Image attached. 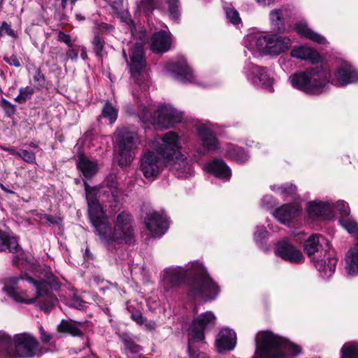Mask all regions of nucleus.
<instances>
[{
    "instance_id": "obj_1",
    "label": "nucleus",
    "mask_w": 358,
    "mask_h": 358,
    "mask_svg": "<svg viewBox=\"0 0 358 358\" xmlns=\"http://www.w3.org/2000/svg\"><path fill=\"white\" fill-rule=\"evenodd\" d=\"M185 281L188 286V294L194 299L212 301L220 292L206 268L199 262H192L186 268H167L163 271L162 284L166 291Z\"/></svg>"
},
{
    "instance_id": "obj_2",
    "label": "nucleus",
    "mask_w": 358,
    "mask_h": 358,
    "mask_svg": "<svg viewBox=\"0 0 358 358\" xmlns=\"http://www.w3.org/2000/svg\"><path fill=\"white\" fill-rule=\"evenodd\" d=\"M17 277L7 278L4 281L3 291L7 295L17 303L31 304L38 299V306L44 313H49L57 301V298L51 293V289L56 282L55 280L50 282L45 280H34L27 276L25 279L32 285V290L20 291Z\"/></svg>"
},
{
    "instance_id": "obj_3",
    "label": "nucleus",
    "mask_w": 358,
    "mask_h": 358,
    "mask_svg": "<svg viewBox=\"0 0 358 358\" xmlns=\"http://www.w3.org/2000/svg\"><path fill=\"white\" fill-rule=\"evenodd\" d=\"M152 148L166 160V166L178 178H187L193 174L192 166L180 152L181 145L178 135L173 131L155 138Z\"/></svg>"
},
{
    "instance_id": "obj_4",
    "label": "nucleus",
    "mask_w": 358,
    "mask_h": 358,
    "mask_svg": "<svg viewBox=\"0 0 358 358\" xmlns=\"http://www.w3.org/2000/svg\"><path fill=\"white\" fill-rule=\"evenodd\" d=\"M300 352L299 346L271 331H262L256 336L257 358H287L296 356Z\"/></svg>"
},
{
    "instance_id": "obj_5",
    "label": "nucleus",
    "mask_w": 358,
    "mask_h": 358,
    "mask_svg": "<svg viewBox=\"0 0 358 358\" xmlns=\"http://www.w3.org/2000/svg\"><path fill=\"white\" fill-rule=\"evenodd\" d=\"M331 72L323 65L316 66L291 75L289 80L293 87L306 94H320L329 89Z\"/></svg>"
},
{
    "instance_id": "obj_6",
    "label": "nucleus",
    "mask_w": 358,
    "mask_h": 358,
    "mask_svg": "<svg viewBox=\"0 0 358 358\" xmlns=\"http://www.w3.org/2000/svg\"><path fill=\"white\" fill-rule=\"evenodd\" d=\"M98 236L101 241L107 245L113 243H132L135 240V233L131 214L127 212L119 213L117 215L113 229L108 222L99 225Z\"/></svg>"
},
{
    "instance_id": "obj_7",
    "label": "nucleus",
    "mask_w": 358,
    "mask_h": 358,
    "mask_svg": "<svg viewBox=\"0 0 358 358\" xmlns=\"http://www.w3.org/2000/svg\"><path fill=\"white\" fill-rule=\"evenodd\" d=\"M245 45L253 52L278 55L289 50L292 42L288 37L276 34H254L246 37Z\"/></svg>"
},
{
    "instance_id": "obj_8",
    "label": "nucleus",
    "mask_w": 358,
    "mask_h": 358,
    "mask_svg": "<svg viewBox=\"0 0 358 358\" xmlns=\"http://www.w3.org/2000/svg\"><path fill=\"white\" fill-rule=\"evenodd\" d=\"M138 115L143 121L152 125L167 129L173 124L180 122L183 113L178 111L169 104H164L158 107L157 110L152 113V108L143 103L139 105Z\"/></svg>"
},
{
    "instance_id": "obj_9",
    "label": "nucleus",
    "mask_w": 358,
    "mask_h": 358,
    "mask_svg": "<svg viewBox=\"0 0 358 358\" xmlns=\"http://www.w3.org/2000/svg\"><path fill=\"white\" fill-rule=\"evenodd\" d=\"M216 317L213 312L207 311L194 318L189 329L188 353L189 358H204L205 355L191 346V341H201L205 338L204 331L213 328L215 324Z\"/></svg>"
},
{
    "instance_id": "obj_10",
    "label": "nucleus",
    "mask_w": 358,
    "mask_h": 358,
    "mask_svg": "<svg viewBox=\"0 0 358 358\" xmlns=\"http://www.w3.org/2000/svg\"><path fill=\"white\" fill-rule=\"evenodd\" d=\"M130 71L138 87L142 92H145L150 87V82L141 75V71L145 66L143 51V41L137 42L130 49Z\"/></svg>"
},
{
    "instance_id": "obj_11",
    "label": "nucleus",
    "mask_w": 358,
    "mask_h": 358,
    "mask_svg": "<svg viewBox=\"0 0 358 358\" xmlns=\"http://www.w3.org/2000/svg\"><path fill=\"white\" fill-rule=\"evenodd\" d=\"M117 132L118 164L121 166H126L134 158V150L139 143V137L136 131L127 128H122Z\"/></svg>"
},
{
    "instance_id": "obj_12",
    "label": "nucleus",
    "mask_w": 358,
    "mask_h": 358,
    "mask_svg": "<svg viewBox=\"0 0 358 358\" xmlns=\"http://www.w3.org/2000/svg\"><path fill=\"white\" fill-rule=\"evenodd\" d=\"M13 346V356L21 358H33L41 354L39 342L29 334H15Z\"/></svg>"
},
{
    "instance_id": "obj_13",
    "label": "nucleus",
    "mask_w": 358,
    "mask_h": 358,
    "mask_svg": "<svg viewBox=\"0 0 358 358\" xmlns=\"http://www.w3.org/2000/svg\"><path fill=\"white\" fill-rule=\"evenodd\" d=\"M244 73L248 80L252 84L259 85L268 92H273V80L268 74L266 68L257 66L251 62H247L244 68Z\"/></svg>"
},
{
    "instance_id": "obj_14",
    "label": "nucleus",
    "mask_w": 358,
    "mask_h": 358,
    "mask_svg": "<svg viewBox=\"0 0 358 358\" xmlns=\"http://www.w3.org/2000/svg\"><path fill=\"white\" fill-rule=\"evenodd\" d=\"M86 199L88 205V213L90 221L96 229V234H99V226L106 224L108 221L105 219V214L102 210L99 200L95 196L94 189L90 188L89 185L85 182Z\"/></svg>"
},
{
    "instance_id": "obj_15",
    "label": "nucleus",
    "mask_w": 358,
    "mask_h": 358,
    "mask_svg": "<svg viewBox=\"0 0 358 358\" xmlns=\"http://www.w3.org/2000/svg\"><path fill=\"white\" fill-rule=\"evenodd\" d=\"M152 151L146 152L141 158L140 169L146 178H155L162 171L166 160Z\"/></svg>"
},
{
    "instance_id": "obj_16",
    "label": "nucleus",
    "mask_w": 358,
    "mask_h": 358,
    "mask_svg": "<svg viewBox=\"0 0 358 358\" xmlns=\"http://www.w3.org/2000/svg\"><path fill=\"white\" fill-rule=\"evenodd\" d=\"M335 79L331 84L344 86L358 81V71L350 63L343 62L334 73Z\"/></svg>"
},
{
    "instance_id": "obj_17",
    "label": "nucleus",
    "mask_w": 358,
    "mask_h": 358,
    "mask_svg": "<svg viewBox=\"0 0 358 358\" xmlns=\"http://www.w3.org/2000/svg\"><path fill=\"white\" fill-rule=\"evenodd\" d=\"M275 253L278 257L292 264H300L304 260L301 250L287 240H282L276 244Z\"/></svg>"
},
{
    "instance_id": "obj_18",
    "label": "nucleus",
    "mask_w": 358,
    "mask_h": 358,
    "mask_svg": "<svg viewBox=\"0 0 358 358\" xmlns=\"http://www.w3.org/2000/svg\"><path fill=\"white\" fill-rule=\"evenodd\" d=\"M145 223L152 236H162L169 227L166 216L163 213L157 212L148 213L145 220Z\"/></svg>"
},
{
    "instance_id": "obj_19",
    "label": "nucleus",
    "mask_w": 358,
    "mask_h": 358,
    "mask_svg": "<svg viewBox=\"0 0 358 358\" xmlns=\"http://www.w3.org/2000/svg\"><path fill=\"white\" fill-rule=\"evenodd\" d=\"M196 132L205 152H215L220 148L216 134L206 125L201 124L196 128Z\"/></svg>"
},
{
    "instance_id": "obj_20",
    "label": "nucleus",
    "mask_w": 358,
    "mask_h": 358,
    "mask_svg": "<svg viewBox=\"0 0 358 358\" xmlns=\"http://www.w3.org/2000/svg\"><path fill=\"white\" fill-rule=\"evenodd\" d=\"M338 259L333 253H325L324 258L314 260V264L320 276L324 279L330 278L336 270Z\"/></svg>"
},
{
    "instance_id": "obj_21",
    "label": "nucleus",
    "mask_w": 358,
    "mask_h": 358,
    "mask_svg": "<svg viewBox=\"0 0 358 358\" xmlns=\"http://www.w3.org/2000/svg\"><path fill=\"white\" fill-rule=\"evenodd\" d=\"M166 69L168 71L173 73L177 79L183 83L194 81L193 71L185 59H182L176 63L168 64Z\"/></svg>"
},
{
    "instance_id": "obj_22",
    "label": "nucleus",
    "mask_w": 358,
    "mask_h": 358,
    "mask_svg": "<svg viewBox=\"0 0 358 358\" xmlns=\"http://www.w3.org/2000/svg\"><path fill=\"white\" fill-rule=\"evenodd\" d=\"M302 210L298 203L283 204L273 213V216L282 224H286L296 217Z\"/></svg>"
},
{
    "instance_id": "obj_23",
    "label": "nucleus",
    "mask_w": 358,
    "mask_h": 358,
    "mask_svg": "<svg viewBox=\"0 0 358 358\" xmlns=\"http://www.w3.org/2000/svg\"><path fill=\"white\" fill-rule=\"evenodd\" d=\"M236 344V333L228 328L220 330L218 333L215 345L217 352H222L225 350H233Z\"/></svg>"
},
{
    "instance_id": "obj_24",
    "label": "nucleus",
    "mask_w": 358,
    "mask_h": 358,
    "mask_svg": "<svg viewBox=\"0 0 358 358\" xmlns=\"http://www.w3.org/2000/svg\"><path fill=\"white\" fill-rule=\"evenodd\" d=\"M171 44L170 32L160 31L155 32L152 36L151 48L155 52H167L170 49Z\"/></svg>"
},
{
    "instance_id": "obj_25",
    "label": "nucleus",
    "mask_w": 358,
    "mask_h": 358,
    "mask_svg": "<svg viewBox=\"0 0 358 358\" xmlns=\"http://www.w3.org/2000/svg\"><path fill=\"white\" fill-rule=\"evenodd\" d=\"M291 56L301 60L308 61L312 64L318 63L321 60L320 55L315 50L305 45L294 48Z\"/></svg>"
},
{
    "instance_id": "obj_26",
    "label": "nucleus",
    "mask_w": 358,
    "mask_h": 358,
    "mask_svg": "<svg viewBox=\"0 0 358 358\" xmlns=\"http://www.w3.org/2000/svg\"><path fill=\"white\" fill-rule=\"evenodd\" d=\"M207 171L218 178L228 180L231 176V171L226 163L221 159H214L206 166Z\"/></svg>"
},
{
    "instance_id": "obj_27",
    "label": "nucleus",
    "mask_w": 358,
    "mask_h": 358,
    "mask_svg": "<svg viewBox=\"0 0 358 358\" xmlns=\"http://www.w3.org/2000/svg\"><path fill=\"white\" fill-rule=\"evenodd\" d=\"M333 208L330 203L312 201L308 203V213L311 217H327L331 215Z\"/></svg>"
},
{
    "instance_id": "obj_28",
    "label": "nucleus",
    "mask_w": 358,
    "mask_h": 358,
    "mask_svg": "<svg viewBox=\"0 0 358 358\" xmlns=\"http://www.w3.org/2000/svg\"><path fill=\"white\" fill-rule=\"evenodd\" d=\"M78 169L86 178H91L98 171V164L94 161L90 160L83 154H80L76 161Z\"/></svg>"
},
{
    "instance_id": "obj_29",
    "label": "nucleus",
    "mask_w": 358,
    "mask_h": 358,
    "mask_svg": "<svg viewBox=\"0 0 358 358\" xmlns=\"http://www.w3.org/2000/svg\"><path fill=\"white\" fill-rule=\"evenodd\" d=\"M295 28L297 33L303 37L321 45L327 43V39L323 36L310 29L306 22H300L297 23Z\"/></svg>"
},
{
    "instance_id": "obj_30",
    "label": "nucleus",
    "mask_w": 358,
    "mask_h": 358,
    "mask_svg": "<svg viewBox=\"0 0 358 358\" xmlns=\"http://www.w3.org/2000/svg\"><path fill=\"white\" fill-rule=\"evenodd\" d=\"M14 337L11 338L3 331H0V357L13 356Z\"/></svg>"
},
{
    "instance_id": "obj_31",
    "label": "nucleus",
    "mask_w": 358,
    "mask_h": 358,
    "mask_svg": "<svg viewBox=\"0 0 358 358\" xmlns=\"http://www.w3.org/2000/svg\"><path fill=\"white\" fill-rule=\"evenodd\" d=\"M19 245L17 239L4 232H0V251L19 252Z\"/></svg>"
},
{
    "instance_id": "obj_32",
    "label": "nucleus",
    "mask_w": 358,
    "mask_h": 358,
    "mask_svg": "<svg viewBox=\"0 0 358 358\" xmlns=\"http://www.w3.org/2000/svg\"><path fill=\"white\" fill-rule=\"evenodd\" d=\"M80 323L72 320H62L57 326V331L60 333L69 334L73 336H79L83 335V332L79 328Z\"/></svg>"
},
{
    "instance_id": "obj_33",
    "label": "nucleus",
    "mask_w": 358,
    "mask_h": 358,
    "mask_svg": "<svg viewBox=\"0 0 358 358\" xmlns=\"http://www.w3.org/2000/svg\"><path fill=\"white\" fill-rule=\"evenodd\" d=\"M227 155L238 163H244L248 159V155L241 148L229 145L226 151Z\"/></svg>"
},
{
    "instance_id": "obj_34",
    "label": "nucleus",
    "mask_w": 358,
    "mask_h": 358,
    "mask_svg": "<svg viewBox=\"0 0 358 358\" xmlns=\"http://www.w3.org/2000/svg\"><path fill=\"white\" fill-rule=\"evenodd\" d=\"M320 238H323L322 236L314 234L310 236L304 243V251L308 256L314 255L319 250Z\"/></svg>"
},
{
    "instance_id": "obj_35",
    "label": "nucleus",
    "mask_w": 358,
    "mask_h": 358,
    "mask_svg": "<svg viewBox=\"0 0 358 358\" xmlns=\"http://www.w3.org/2000/svg\"><path fill=\"white\" fill-rule=\"evenodd\" d=\"M270 19L273 29L277 31H282L285 29L282 10L274 9L270 13Z\"/></svg>"
},
{
    "instance_id": "obj_36",
    "label": "nucleus",
    "mask_w": 358,
    "mask_h": 358,
    "mask_svg": "<svg viewBox=\"0 0 358 358\" xmlns=\"http://www.w3.org/2000/svg\"><path fill=\"white\" fill-rule=\"evenodd\" d=\"M341 358H358V343H345L341 350Z\"/></svg>"
},
{
    "instance_id": "obj_37",
    "label": "nucleus",
    "mask_w": 358,
    "mask_h": 358,
    "mask_svg": "<svg viewBox=\"0 0 358 358\" xmlns=\"http://www.w3.org/2000/svg\"><path fill=\"white\" fill-rule=\"evenodd\" d=\"M118 110L111 103L107 101L102 109V115L107 118L110 124H113L117 117Z\"/></svg>"
},
{
    "instance_id": "obj_38",
    "label": "nucleus",
    "mask_w": 358,
    "mask_h": 358,
    "mask_svg": "<svg viewBox=\"0 0 358 358\" xmlns=\"http://www.w3.org/2000/svg\"><path fill=\"white\" fill-rule=\"evenodd\" d=\"M271 190L276 192L280 195L290 196L295 194L296 191V187L293 184H285L282 186L271 185Z\"/></svg>"
},
{
    "instance_id": "obj_39",
    "label": "nucleus",
    "mask_w": 358,
    "mask_h": 358,
    "mask_svg": "<svg viewBox=\"0 0 358 358\" xmlns=\"http://www.w3.org/2000/svg\"><path fill=\"white\" fill-rule=\"evenodd\" d=\"M19 91L20 94L15 98V101L20 103H25L34 92V88L29 86L22 87Z\"/></svg>"
},
{
    "instance_id": "obj_40",
    "label": "nucleus",
    "mask_w": 358,
    "mask_h": 358,
    "mask_svg": "<svg viewBox=\"0 0 358 358\" xmlns=\"http://www.w3.org/2000/svg\"><path fill=\"white\" fill-rule=\"evenodd\" d=\"M107 188L109 189L110 192V198L113 201H116L119 196V190L117 189V182L114 176H110L107 178L106 181Z\"/></svg>"
},
{
    "instance_id": "obj_41",
    "label": "nucleus",
    "mask_w": 358,
    "mask_h": 358,
    "mask_svg": "<svg viewBox=\"0 0 358 358\" xmlns=\"http://www.w3.org/2000/svg\"><path fill=\"white\" fill-rule=\"evenodd\" d=\"M121 340L124 345V348L127 350H129L131 353H138L142 348L135 343L129 336H122Z\"/></svg>"
},
{
    "instance_id": "obj_42",
    "label": "nucleus",
    "mask_w": 358,
    "mask_h": 358,
    "mask_svg": "<svg viewBox=\"0 0 358 358\" xmlns=\"http://www.w3.org/2000/svg\"><path fill=\"white\" fill-rule=\"evenodd\" d=\"M158 2V0H142L139 8L146 15H149L155 8H157Z\"/></svg>"
},
{
    "instance_id": "obj_43",
    "label": "nucleus",
    "mask_w": 358,
    "mask_h": 358,
    "mask_svg": "<svg viewBox=\"0 0 358 358\" xmlns=\"http://www.w3.org/2000/svg\"><path fill=\"white\" fill-rule=\"evenodd\" d=\"M225 13L228 20L233 24H238L241 22L238 12L231 7L225 8Z\"/></svg>"
},
{
    "instance_id": "obj_44",
    "label": "nucleus",
    "mask_w": 358,
    "mask_h": 358,
    "mask_svg": "<svg viewBox=\"0 0 358 358\" xmlns=\"http://www.w3.org/2000/svg\"><path fill=\"white\" fill-rule=\"evenodd\" d=\"M169 5V11L170 16L175 20H178L180 16L179 0H167Z\"/></svg>"
},
{
    "instance_id": "obj_45",
    "label": "nucleus",
    "mask_w": 358,
    "mask_h": 358,
    "mask_svg": "<svg viewBox=\"0 0 358 358\" xmlns=\"http://www.w3.org/2000/svg\"><path fill=\"white\" fill-rule=\"evenodd\" d=\"M92 44L96 55L98 57H102L104 48L103 40L99 35H95L92 40Z\"/></svg>"
},
{
    "instance_id": "obj_46",
    "label": "nucleus",
    "mask_w": 358,
    "mask_h": 358,
    "mask_svg": "<svg viewBox=\"0 0 358 358\" xmlns=\"http://www.w3.org/2000/svg\"><path fill=\"white\" fill-rule=\"evenodd\" d=\"M336 210L341 214L343 217L349 216L350 209L348 204L344 201H339L335 204Z\"/></svg>"
},
{
    "instance_id": "obj_47",
    "label": "nucleus",
    "mask_w": 358,
    "mask_h": 358,
    "mask_svg": "<svg viewBox=\"0 0 358 358\" xmlns=\"http://www.w3.org/2000/svg\"><path fill=\"white\" fill-rule=\"evenodd\" d=\"M18 156L23 159L28 163L33 164L36 161L35 154L26 150H21L19 151Z\"/></svg>"
},
{
    "instance_id": "obj_48",
    "label": "nucleus",
    "mask_w": 358,
    "mask_h": 358,
    "mask_svg": "<svg viewBox=\"0 0 358 358\" xmlns=\"http://www.w3.org/2000/svg\"><path fill=\"white\" fill-rule=\"evenodd\" d=\"M268 231L264 227H257L254 234V238L256 241H261L267 237Z\"/></svg>"
},
{
    "instance_id": "obj_49",
    "label": "nucleus",
    "mask_w": 358,
    "mask_h": 358,
    "mask_svg": "<svg viewBox=\"0 0 358 358\" xmlns=\"http://www.w3.org/2000/svg\"><path fill=\"white\" fill-rule=\"evenodd\" d=\"M95 24L99 30L105 33H111L115 29L113 25L103 22H96Z\"/></svg>"
},
{
    "instance_id": "obj_50",
    "label": "nucleus",
    "mask_w": 358,
    "mask_h": 358,
    "mask_svg": "<svg viewBox=\"0 0 358 358\" xmlns=\"http://www.w3.org/2000/svg\"><path fill=\"white\" fill-rule=\"evenodd\" d=\"M39 337L43 343H48L52 338V334L45 331L42 326L39 327Z\"/></svg>"
},
{
    "instance_id": "obj_51",
    "label": "nucleus",
    "mask_w": 358,
    "mask_h": 358,
    "mask_svg": "<svg viewBox=\"0 0 358 358\" xmlns=\"http://www.w3.org/2000/svg\"><path fill=\"white\" fill-rule=\"evenodd\" d=\"M4 34L13 37L15 36L14 31L10 28V26L6 22H3L0 27V35Z\"/></svg>"
},
{
    "instance_id": "obj_52",
    "label": "nucleus",
    "mask_w": 358,
    "mask_h": 358,
    "mask_svg": "<svg viewBox=\"0 0 358 358\" xmlns=\"http://www.w3.org/2000/svg\"><path fill=\"white\" fill-rule=\"evenodd\" d=\"M1 106L4 108L6 112L10 115L13 114L15 111L14 105L5 99L1 100Z\"/></svg>"
},
{
    "instance_id": "obj_53",
    "label": "nucleus",
    "mask_w": 358,
    "mask_h": 358,
    "mask_svg": "<svg viewBox=\"0 0 358 358\" xmlns=\"http://www.w3.org/2000/svg\"><path fill=\"white\" fill-rule=\"evenodd\" d=\"M4 60L8 64L14 66L15 67H20L21 66V64H20L19 59H17V56L15 55H12L10 56L5 55Z\"/></svg>"
},
{
    "instance_id": "obj_54",
    "label": "nucleus",
    "mask_w": 358,
    "mask_h": 358,
    "mask_svg": "<svg viewBox=\"0 0 358 358\" xmlns=\"http://www.w3.org/2000/svg\"><path fill=\"white\" fill-rule=\"evenodd\" d=\"M34 80L36 82L40 87H43L45 84V76L42 73L40 69H37L36 70L35 74L34 76Z\"/></svg>"
},
{
    "instance_id": "obj_55",
    "label": "nucleus",
    "mask_w": 358,
    "mask_h": 358,
    "mask_svg": "<svg viewBox=\"0 0 358 358\" xmlns=\"http://www.w3.org/2000/svg\"><path fill=\"white\" fill-rule=\"evenodd\" d=\"M57 39L58 41L66 43L69 47H71L73 45L70 35L62 31L59 32Z\"/></svg>"
},
{
    "instance_id": "obj_56",
    "label": "nucleus",
    "mask_w": 358,
    "mask_h": 358,
    "mask_svg": "<svg viewBox=\"0 0 358 358\" xmlns=\"http://www.w3.org/2000/svg\"><path fill=\"white\" fill-rule=\"evenodd\" d=\"M27 262V259L25 258V255L22 252H19V254L14 256L13 259V264L15 266H20L24 264Z\"/></svg>"
},
{
    "instance_id": "obj_57",
    "label": "nucleus",
    "mask_w": 358,
    "mask_h": 358,
    "mask_svg": "<svg viewBox=\"0 0 358 358\" xmlns=\"http://www.w3.org/2000/svg\"><path fill=\"white\" fill-rule=\"evenodd\" d=\"M110 4L115 13H120L122 10L123 0H110Z\"/></svg>"
},
{
    "instance_id": "obj_58",
    "label": "nucleus",
    "mask_w": 358,
    "mask_h": 358,
    "mask_svg": "<svg viewBox=\"0 0 358 358\" xmlns=\"http://www.w3.org/2000/svg\"><path fill=\"white\" fill-rule=\"evenodd\" d=\"M274 201L271 196H265L262 199V205L263 207L269 208L273 205Z\"/></svg>"
},
{
    "instance_id": "obj_59",
    "label": "nucleus",
    "mask_w": 358,
    "mask_h": 358,
    "mask_svg": "<svg viewBox=\"0 0 358 358\" xmlns=\"http://www.w3.org/2000/svg\"><path fill=\"white\" fill-rule=\"evenodd\" d=\"M71 305L78 309H82L85 307V301L80 298L75 296L72 299Z\"/></svg>"
},
{
    "instance_id": "obj_60",
    "label": "nucleus",
    "mask_w": 358,
    "mask_h": 358,
    "mask_svg": "<svg viewBox=\"0 0 358 358\" xmlns=\"http://www.w3.org/2000/svg\"><path fill=\"white\" fill-rule=\"evenodd\" d=\"M131 318L134 321H135L136 323L139 324H143L144 322V318L140 312H135L131 314Z\"/></svg>"
},
{
    "instance_id": "obj_61",
    "label": "nucleus",
    "mask_w": 358,
    "mask_h": 358,
    "mask_svg": "<svg viewBox=\"0 0 358 358\" xmlns=\"http://www.w3.org/2000/svg\"><path fill=\"white\" fill-rule=\"evenodd\" d=\"M143 324H144L145 328L148 331H152L156 327V324L154 321H148L144 320Z\"/></svg>"
},
{
    "instance_id": "obj_62",
    "label": "nucleus",
    "mask_w": 358,
    "mask_h": 358,
    "mask_svg": "<svg viewBox=\"0 0 358 358\" xmlns=\"http://www.w3.org/2000/svg\"><path fill=\"white\" fill-rule=\"evenodd\" d=\"M66 57L72 60H76L78 58V52L74 49H70L66 52Z\"/></svg>"
},
{
    "instance_id": "obj_63",
    "label": "nucleus",
    "mask_w": 358,
    "mask_h": 358,
    "mask_svg": "<svg viewBox=\"0 0 358 358\" xmlns=\"http://www.w3.org/2000/svg\"><path fill=\"white\" fill-rule=\"evenodd\" d=\"M119 16L121 17V19L122 20V21L125 22H129L131 19H130V17L128 14V13L127 11H124L123 10H121L120 13H117Z\"/></svg>"
},
{
    "instance_id": "obj_64",
    "label": "nucleus",
    "mask_w": 358,
    "mask_h": 358,
    "mask_svg": "<svg viewBox=\"0 0 358 358\" xmlns=\"http://www.w3.org/2000/svg\"><path fill=\"white\" fill-rule=\"evenodd\" d=\"M68 0H61L59 6L57 7V5H54L55 11L59 10L60 9L65 10L67 6Z\"/></svg>"
}]
</instances>
